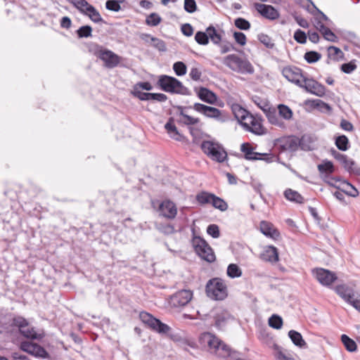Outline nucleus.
Segmentation results:
<instances>
[{"label":"nucleus","mask_w":360,"mask_h":360,"mask_svg":"<svg viewBox=\"0 0 360 360\" xmlns=\"http://www.w3.org/2000/svg\"><path fill=\"white\" fill-rule=\"evenodd\" d=\"M318 169L321 173L331 174L334 172V166L332 162L324 160L318 165Z\"/></svg>","instance_id":"4c0bfd02"},{"label":"nucleus","mask_w":360,"mask_h":360,"mask_svg":"<svg viewBox=\"0 0 360 360\" xmlns=\"http://www.w3.org/2000/svg\"><path fill=\"white\" fill-rule=\"evenodd\" d=\"M325 39L335 42L338 40L337 36L328 27L323 33H322Z\"/></svg>","instance_id":"052dcab7"},{"label":"nucleus","mask_w":360,"mask_h":360,"mask_svg":"<svg viewBox=\"0 0 360 360\" xmlns=\"http://www.w3.org/2000/svg\"><path fill=\"white\" fill-rule=\"evenodd\" d=\"M341 340L347 351L353 352L356 350V342L347 335H342Z\"/></svg>","instance_id":"473e14b6"},{"label":"nucleus","mask_w":360,"mask_h":360,"mask_svg":"<svg viewBox=\"0 0 360 360\" xmlns=\"http://www.w3.org/2000/svg\"><path fill=\"white\" fill-rule=\"evenodd\" d=\"M182 33L186 37H191L193 34V28L189 23L182 25L181 27Z\"/></svg>","instance_id":"e2e57ef3"},{"label":"nucleus","mask_w":360,"mask_h":360,"mask_svg":"<svg viewBox=\"0 0 360 360\" xmlns=\"http://www.w3.org/2000/svg\"><path fill=\"white\" fill-rule=\"evenodd\" d=\"M335 145L337 148L342 151H345L349 148L348 138L345 135L338 136L335 139Z\"/></svg>","instance_id":"72a5a7b5"},{"label":"nucleus","mask_w":360,"mask_h":360,"mask_svg":"<svg viewBox=\"0 0 360 360\" xmlns=\"http://www.w3.org/2000/svg\"><path fill=\"white\" fill-rule=\"evenodd\" d=\"M227 275L231 278H238L242 275V271L236 264H231L227 268Z\"/></svg>","instance_id":"ea45409f"},{"label":"nucleus","mask_w":360,"mask_h":360,"mask_svg":"<svg viewBox=\"0 0 360 360\" xmlns=\"http://www.w3.org/2000/svg\"><path fill=\"white\" fill-rule=\"evenodd\" d=\"M206 293L212 300H223L228 296L226 284L220 278H212L206 284Z\"/></svg>","instance_id":"20e7f679"},{"label":"nucleus","mask_w":360,"mask_h":360,"mask_svg":"<svg viewBox=\"0 0 360 360\" xmlns=\"http://www.w3.org/2000/svg\"><path fill=\"white\" fill-rule=\"evenodd\" d=\"M306 104H310L311 106L314 108H317L320 109H325L327 110H330L331 109L330 106L322 101L319 99H314V100H308L306 101Z\"/></svg>","instance_id":"79ce46f5"},{"label":"nucleus","mask_w":360,"mask_h":360,"mask_svg":"<svg viewBox=\"0 0 360 360\" xmlns=\"http://www.w3.org/2000/svg\"><path fill=\"white\" fill-rule=\"evenodd\" d=\"M282 75L289 82L295 84L298 86H302L303 79L305 78L302 73V70L296 67L284 68L282 70Z\"/></svg>","instance_id":"9b49d317"},{"label":"nucleus","mask_w":360,"mask_h":360,"mask_svg":"<svg viewBox=\"0 0 360 360\" xmlns=\"http://www.w3.org/2000/svg\"><path fill=\"white\" fill-rule=\"evenodd\" d=\"M297 3L314 15L316 14L319 9L311 0H297Z\"/></svg>","instance_id":"7c9ffc66"},{"label":"nucleus","mask_w":360,"mask_h":360,"mask_svg":"<svg viewBox=\"0 0 360 360\" xmlns=\"http://www.w3.org/2000/svg\"><path fill=\"white\" fill-rule=\"evenodd\" d=\"M310 137L304 136L302 137V139L300 140L299 143L302 150H312L313 147L310 145L309 143Z\"/></svg>","instance_id":"4d7b16f0"},{"label":"nucleus","mask_w":360,"mask_h":360,"mask_svg":"<svg viewBox=\"0 0 360 360\" xmlns=\"http://www.w3.org/2000/svg\"><path fill=\"white\" fill-rule=\"evenodd\" d=\"M161 20L158 14L153 13L147 17L146 22L148 25L154 27L157 26L161 22Z\"/></svg>","instance_id":"09e8293b"},{"label":"nucleus","mask_w":360,"mask_h":360,"mask_svg":"<svg viewBox=\"0 0 360 360\" xmlns=\"http://www.w3.org/2000/svg\"><path fill=\"white\" fill-rule=\"evenodd\" d=\"M184 10L189 13H193L197 10V4L195 0H184Z\"/></svg>","instance_id":"5fc2aeb1"},{"label":"nucleus","mask_w":360,"mask_h":360,"mask_svg":"<svg viewBox=\"0 0 360 360\" xmlns=\"http://www.w3.org/2000/svg\"><path fill=\"white\" fill-rule=\"evenodd\" d=\"M158 229L160 230V231L167 235L173 233L175 231L174 227L169 224L160 225L158 227Z\"/></svg>","instance_id":"69168bd1"},{"label":"nucleus","mask_w":360,"mask_h":360,"mask_svg":"<svg viewBox=\"0 0 360 360\" xmlns=\"http://www.w3.org/2000/svg\"><path fill=\"white\" fill-rule=\"evenodd\" d=\"M328 56L334 60H338L339 58H342L343 56L342 51L336 46H329L328 49Z\"/></svg>","instance_id":"8fccbe9b"},{"label":"nucleus","mask_w":360,"mask_h":360,"mask_svg":"<svg viewBox=\"0 0 360 360\" xmlns=\"http://www.w3.org/2000/svg\"><path fill=\"white\" fill-rule=\"evenodd\" d=\"M284 195L285 198L289 201H293L295 202H302L303 200V198L299 193L290 188L285 191Z\"/></svg>","instance_id":"2f4dec72"},{"label":"nucleus","mask_w":360,"mask_h":360,"mask_svg":"<svg viewBox=\"0 0 360 360\" xmlns=\"http://www.w3.org/2000/svg\"><path fill=\"white\" fill-rule=\"evenodd\" d=\"M13 325L17 326L20 334L30 339H37V334L34 328L30 326L28 321L23 317L18 316L13 319Z\"/></svg>","instance_id":"9d476101"},{"label":"nucleus","mask_w":360,"mask_h":360,"mask_svg":"<svg viewBox=\"0 0 360 360\" xmlns=\"http://www.w3.org/2000/svg\"><path fill=\"white\" fill-rule=\"evenodd\" d=\"M248 119L251 120L250 125L249 123H242V126L245 130L259 136L264 135L266 133V129L257 117L251 115L250 116H248Z\"/></svg>","instance_id":"a211bd4d"},{"label":"nucleus","mask_w":360,"mask_h":360,"mask_svg":"<svg viewBox=\"0 0 360 360\" xmlns=\"http://www.w3.org/2000/svg\"><path fill=\"white\" fill-rule=\"evenodd\" d=\"M94 54L102 60L107 68H113L116 67L120 63V57L112 51L103 49L101 46H95Z\"/></svg>","instance_id":"6e6552de"},{"label":"nucleus","mask_w":360,"mask_h":360,"mask_svg":"<svg viewBox=\"0 0 360 360\" xmlns=\"http://www.w3.org/2000/svg\"><path fill=\"white\" fill-rule=\"evenodd\" d=\"M293 37H294L295 40L299 44H304L307 42L306 33L300 29L297 30L295 32Z\"/></svg>","instance_id":"6e6d98bb"},{"label":"nucleus","mask_w":360,"mask_h":360,"mask_svg":"<svg viewBox=\"0 0 360 360\" xmlns=\"http://www.w3.org/2000/svg\"><path fill=\"white\" fill-rule=\"evenodd\" d=\"M223 63L231 70L240 74H252L254 68L246 59L242 58L236 54H230L224 57Z\"/></svg>","instance_id":"7ed1b4c3"},{"label":"nucleus","mask_w":360,"mask_h":360,"mask_svg":"<svg viewBox=\"0 0 360 360\" xmlns=\"http://www.w3.org/2000/svg\"><path fill=\"white\" fill-rule=\"evenodd\" d=\"M207 232L214 238H219L220 235L219 226L216 224L209 225L207 229Z\"/></svg>","instance_id":"13d9d810"},{"label":"nucleus","mask_w":360,"mask_h":360,"mask_svg":"<svg viewBox=\"0 0 360 360\" xmlns=\"http://www.w3.org/2000/svg\"><path fill=\"white\" fill-rule=\"evenodd\" d=\"M20 349L36 357H45L47 355V352L42 347L28 341L21 342Z\"/></svg>","instance_id":"f3484780"},{"label":"nucleus","mask_w":360,"mask_h":360,"mask_svg":"<svg viewBox=\"0 0 360 360\" xmlns=\"http://www.w3.org/2000/svg\"><path fill=\"white\" fill-rule=\"evenodd\" d=\"M174 118L170 117L167 122L165 124V128L172 139L176 141H181L184 136L179 132L177 128L174 125Z\"/></svg>","instance_id":"a878e982"},{"label":"nucleus","mask_w":360,"mask_h":360,"mask_svg":"<svg viewBox=\"0 0 360 360\" xmlns=\"http://www.w3.org/2000/svg\"><path fill=\"white\" fill-rule=\"evenodd\" d=\"M201 148L211 159L218 162H223L227 158V153L223 146L218 143L204 141Z\"/></svg>","instance_id":"39448f33"},{"label":"nucleus","mask_w":360,"mask_h":360,"mask_svg":"<svg viewBox=\"0 0 360 360\" xmlns=\"http://www.w3.org/2000/svg\"><path fill=\"white\" fill-rule=\"evenodd\" d=\"M92 28L90 25H84L80 27L77 31V34L79 38L83 37H89L91 36Z\"/></svg>","instance_id":"3c124183"},{"label":"nucleus","mask_w":360,"mask_h":360,"mask_svg":"<svg viewBox=\"0 0 360 360\" xmlns=\"http://www.w3.org/2000/svg\"><path fill=\"white\" fill-rule=\"evenodd\" d=\"M160 214L169 219L174 218L177 213L175 204H158Z\"/></svg>","instance_id":"412c9836"},{"label":"nucleus","mask_w":360,"mask_h":360,"mask_svg":"<svg viewBox=\"0 0 360 360\" xmlns=\"http://www.w3.org/2000/svg\"><path fill=\"white\" fill-rule=\"evenodd\" d=\"M269 325L273 328L280 329L283 326V319L280 316L274 314L269 319Z\"/></svg>","instance_id":"a19ab883"},{"label":"nucleus","mask_w":360,"mask_h":360,"mask_svg":"<svg viewBox=\"0 0 360 360\" xmlns=\"http://www.w3.org/2000/svg\"><path fill=\"white\" fill-rule=\"evenodd\" d=\"M240 150L244 153L245 158L249 160H264L267 162L273 161V157L263 158V156H268L267 153H257L253 150V148L248 143H243L240 146Z\"/></svg>","instance_id":"ddd939ff"},{"label":"nucleus","mask_w":360,"mask_h":360,"mask_svg":"<svg viewBox=\"0 0 360 360\" xmlns=\"http://www.w3.org/2000/svg\"><path fill=\"white\" fill-rule=\"evenodd\" d=\"M302 80V86L300 87L304 88L307 92L319 97L325 95L326 89L323 85L312 79L305 77Z\"/></svg>","instance_id":"2eb2a0df"},{"label":"nucleus","mask_w":360,"mask_h":360,"mask_svg":"<svg viewBox=\"0 0 360 360\" xmlns=\"http://www.w3.org/2000/svg\"><path fill=\"white\" fill-rule=\"evenodd\" d=\"M198 96L201 101L210 104H214L217 99L214 93L205 87L200 89Z\"/></svg>","instance_id":"b1692460"},{"label":"nucleus","mask_w":360,"mask_h":360,"mask_svg":"<svg viewBox=\"0 0 360 360\" xmlns=\"http://www.w3.org/2000/svg\"><path fill=\"white\" fill-rule=\"evenodd\" d=\"M206 31L207 32L209 39L212 41V42L214 44L219 45L221 41V33L224 32L222 30H217L212 25L209 26Z\"/></svg>","instance_id":"cd10ccee"},{"label":"nucleus","mask_w":360,"mask_h":360,"mask_svg":"<svg viewBox=\"0 0 360 360\" xmlns=\"http://www.w3.org/2000/svg\"><path fill=\"white\" fill-rule=\"evenodd\" d=\"M200 345L206 348L210 353L215 354L219 357L232 356L235 358V351H232L229 346L223 343L218 338L210 333H204L200 337Z\"/></svg>","instance_id":"f257e3e1"},{"label":"nucleus","mask_w":360,"mask_h":360,"mask_svg":"<svg viewBox=\"0 0 360 360\" xmlns=\"http://www.w3.org/2000/svg\"><path fill=\"white\" fill-rule=\"evenodd\" d=\"M356 68V65L354 63H352V62L347 63H343L341 65V70L343 72L347 73V74H350Z\"/></svg>","instance_id":"680f3d73"},{"label":"nucleus","mask_w":360,"mask_h":360,"mask_svg":"<svg viewBox=\"0 0 360 360\" xmlns=\"http://www.w3.org/2000/svg\"><path fill=\"white\" fill-rule=\"evenodd\" d=\"M195 40L198 44L207 45L209 43V37L206 32L198 31L195 33Z\"/></svg>","instance_id":"c03bdc74"},{"label":"nucleus","mask_w":360,"mask_h":360,"mask_svg":"<svg viewBox=\"0 0 360 360\" xmlns=\"http://www.w3.org/2000/svg\"><path fill=\"white\" fill-rule=\"evenodd\" d=\"M235 26L241 30H248L250 28V23L243 18H238L234 20Z\"/></svg>","instance_id":"a18cd8bd"},{"label":"nucleus","mask_w":360,"mask_h":360,"mask_svg":"<svg viewBox=\"0 0 360 360\" xmlns=\"http://www.w3.org/2000/svg\"><path fill=\"white\" fill-rule=\"evenodd\" d=\"M158 84L162 91L171 94L181 95H190L191 94L189 89L174 77L165 75H161L159 77Z\"/></svg>","instance_id":"f03ea898"},{"label":"nucleus","mask_w":360,"mask_h":360,"mask_svg":"<svg viewBox=\"0 0 360 360\" xmlns=\"http://www.w3.org/2000/svg\"><path fill=\"white\" fill-rule=\"evenodd\" d=\"M259 227L261 232L264 235L274 239L279 237V232L276 229H274V226L271 223L262 221L260 223Z\"/></svg>","instance_id":"393cba45"},{"label":"nucleus","mask_w":360,"mask_h":360,"mask_svg":"<svg viewBox=\"0 0 360 360\" xmlns=\"http://www.w3.org/2000/svg\"><path fill=\"white\" fill-rule=\"evenodd\" d=\"M298 142L297 140L294 138H288L284 141V143L281 146L283 150H291L294 151L297 148Z\"/></svg>","instance_id":"f704fd0d"},{"label":"nucleus","mask_w":360,"mask_h":360,"mask_svg":"<svg viewBox=\"0 0 360 360\" xmlns=\"http://www.w3.org/2000/svg\"><path fill=\"white\" fill-rule=\"evenodd\" d=\"M193 109L203 114L205 116L210 118L219 120L221 117V111L217 108L208 106L202 103H196L193 105Z\"/></svg>","instance_id":"6ab92c4d"},{"label":"nucleus","mask_w":360,"mask_h":360,"mask_svg":"<svg viewBox=\"0 0 360 360\" xmlns=\"http://www.w3.org/2000/svg\"><path fill=\"white\" fill-rule=\"evenodd\" d=\"M151 100L162 103L167 100V96L161 93H152Z\"/></svg>","instance_id":"338daca9"},{"label":"nucleus","mask_w":360,"mask_h":360,"mask_svg":"<svg viewBox=\"0 0 360 360\" xmlns=\"http://www.w3.org/2000/svg\"><path fill=\"white\" fill-rule=\"evenodd\" d=\"M146 37L150 38L154 48L157 49L160 51H166V44L163 40L151 37L150 34H146Z\"/></svg>","instance_id":"c9c22d12"},{"label":"nucleus","mask_w":360,"mask_h":360,"mask_svg":"<svg viewBox=\"0 0 360 360\" xmlns=\"http://www.w3.org/2000/svg\"><path fill=\"white\" fill-rule=\"evenodd\" d=\"M261 258L264 261L276 263L279 259L278 250L274 246H268L261 255Z\"/></svg>","instance_id":"4be33fe9"},{"label":"nucleus","mask_w":360,"mask_h":360,"mask_svg":"<svg viewBox=\"0 0 360 360\" xmlns=\"http://www.w3.org/2000/svg\"><path fill=\"white\" fill-rule=\"evenodd\" d=\"M344 168L352 174L360 176V167L357 164L352 160L349 159L347 164L345 165Z\"/></svg>","instance_id":"58836bf2"},{"label":"nucleus","mask_w":360,"mask_h":360,"mask_svg":"<svg viewBox=\"0 0 360 360\" xmlns=\"http://www.w3.org/2000/svg\"><path fill=\"white\" fill-rule=\"evenodd\" d=\"M173 70L177 76H183L186 73V66L181 61L174 63Z\"/></svg>","instance_id":"de8ad7c7"},{"label":"nucleus","mask_w":360,"mask_h":360,"mask_svg":"<svg viewBox=\"0 0 360 360\" xmlns=\"http://www.w3.org/2000/svg\"><path fill=\"white\" fill-rule=\"evenodd\" d=\"M260 109L262 110L266 117H267L269 122L271 124H274L279 127H284V122L280 118L276 108H271L269 106L268 104H265L263 107H260Z\"/></svg>","instance_id":"aec40b11"},{"label":"nucleus","mask_w":360,"mask_h":360,"mask_svg":"<svg viewBox=\"0 0 360 360\" xmlns=\"http://www.w3.org/2000/svg\"><path fill=\"white\" fill-rule=\"evenodd\" d=\"M278 115L285 120H290L292 116V112L289 107L283 104L278 105Z\"/></svg>","instance_id":"e433bc0d"},{"label":"nucleus","mask_w":360,"mask_h":360,"mask_svg":"<svg viewBox=\"0 0 360 360\" xmlns=\"http://www.w3.org/2000/svg\"><path fill=\"white\" fill-rule=\"evenodd\" d=\"M304 58L307 63H314L320 60L321 55L316 51H311L305 53Z\"/></svg>","instance_id":"49530a36"},{"label":"nucleus","mask_w":360,"mask_h":360,"mask_svg":"<svg viewBox=\"0 0 360 360\" xmlns=\"http://www.w3.org/2000/svg\"><path fill=\"white\" fill-rule=\"evenodd\" d=\"M336 292L346 302H349L355 295L353 290L346 285H338L335 288Z\"/></svg>","instance_id":"bb28decb"},{"label":"nucleus","mask_w":360,"mask_h":360,"mask_svg":"<svg viewBox=\"0 0 360 360\" xmlns=\"http://www.w3.org/2000/svg\"><path fill=\"white\" fill-rule=\"evenodd\" d=\"M139 316L143 323L159 333L166 334L170 330L169 326L147 312H141Z\"/></svg>","instance_id":"1a4fd4ad"},{"label":"nucleus","mask_w":360,"mask_h":360,"mask_svg":"<svg viewBox=\"0 0 360 360\" xmlns=\"http://www.w3.org/2000/svg\"><path fill=\"white\" fill-rule=\"evenodd\" d=\"M258 40L263 44L268 49H273L274 47V43L273 42L271 38L264 33H261L257 36Z\"/></svg>","instance_id":"37998d69"},{"label":"nucleus","mask_w":360,"mask_h":360,"mask_svg":"<svg viewBox=\"0 0 360 360\" xmlns=\"http://www.w3.org/2000/svg\"><path fill=\"white\" fill-rule=\"evenodd\" d=\"M235 41L240 46H244L246 44V36L244 33L240 32H235L233 33Z\"/></svg>","instance_id":"bf43d9fd"},{"label":"nucleus","mask_w":360,"mask_h":360,"mask_svg":"<svg viewBox=\"0 0 360 360\" xmlns=\"http://www.w3.org/2000/svg\"><path fill=\"white\" fill-rule=\"evenodd\" d=\"M197 202H225L221 198L207 192H201L195 196Z\"/></svg>","instance_id":"5701e85b"},{"label":"nucleus","mask_w":360,"mask_h":360,"mask_svg":"<svg viewBox=\"0 0 360 360\" xmlns=\"http://www.w3.org/2000/svg\"><path fill=\"white\" fill-rule=\"evenodd\" d=\"M133 94L141 101H150L152 97V93L142 92L141 90L137 89V87H134Z\"/></svg>","instance_id":"603ef678"},{"label":"nucleus","mask_w":360,"mask_h":360,"mask_svg":"<svg viewBox=\"0 0 360 360\" xmlns=\"http://www.w3.org/2000/svg\"><path fill=\"white\" fill-rule=\"evenodd\" d=\"M312 274L321 284L326 286L331 285L337 279L333 272L323 268L313 269Z\"/></svg>","instance_id":"f8f14e48"},{"label":"nucleus","mask_w":360,"mask_h":360,"mask_svg":"<svg viewBox=\"0 0 360 360\" xmlns=\"http://www.w3.org/2000/svg\"><path fill=\"white\" fill-rule=\"evenodd\" d=\"M232 110L236 118L240 122L244 119H248V116L251 115V114H250L245 109L240 107L239 105H233L232 107Z\"/></svg>","instance_id":"c756f323"},{"label":"nucleus","mask_w":360,"mask_h":360,"mask_svg":"<svg viewBox=\"0 0 360 360\" xmlns=\"http://www.w3.org/2000/svg\"><path fill=\"white\" fill-rule=\"evenodd\" d=\"M122 2V1L108 0L105 3V8L109 11L117 12L121 9L120 4Z\"/></svg>","instance_id":"864d4df0"},{"label":"nucleus","mask_w":360,"mask_h":360,"mask_svg":"<svg viewBox=\"0 0 360 360\" xmlns=\"http://www.w3.org/2000/svg\"><path fill=\"white\" fill-rule=\"evenodd\" d=\"M254 7L262 16L266 19L274 20L279 17L278 11L271 5L255 3Z\"/></svg>","instance_id":"dca6fc26"},{"label":"nucleus","mask_w":360,"mask_h":360,"mask_svg":"<svg viewBox=\"0 0 360 360\" xmlns=\"http://www.w3.org/2000/svg\"><path fill=\"white\" fill-rule=\"evenodd\" d=\"M288 336L295 345L300 348L307 347V343L300 333L294 330H291L288 332Z\"/></svg>","instance_id":"c85d7f7f"},{"label":"nucleus","mask_w":360,"mask_h":360,"mask_svg":"<svg viewBox=\"0 0 360 360\" xmlns=\"http://www.w3.org/2000/svg\"><path fill=\"white\" fill-rule=\"evenodd\" d=\"M201 75H202L201 71L199 69H198L197 68H191L190 73H189V76L191 77V78L195 81L200 80Z\"/></svg>","instance_id":"0e129e2a"},{"label":"nucleus","mask_w":360,"mask_h":360,"mask_svg":"<svg viewBox=\"0 0 360 360\" xmlns=\"http://www.w3.org/2000/svg\"><path fill=\"white\" fill-rule=\"evenodd\" d=\"M192 297L193 293L191 290H182L171 297L170 304L174 307H184L191 300Z\"/></svg>","instance_id":"4468645a"},{"label":"nucleus","mask_w":360,"mask_h":360,"mask_svg":"<svg viewBox=\"0 0 360 360\" xmlns=\"http://www.w3.org/2000/svg\"><path fill=\"white\" fill-rule=\"evenodd\" d=\"M81 13L87 15L93 22H103V18L99 12L86 0H68Z\"/></svg>","instance_id":"423d86ee"},{"label":"nucleus","mask_w":360,"mask_h":360,"mask_svg":"<svg viewBox=\"0 0 360 360\" xmlns=\"http://www.w3.org/2000/svg\"><path fill=\"white\" fill-rule=\"evenodd\" d=\"M192 245L201 258L210 263L215 260V255L212 249L204 239L195 236L192 239Z\"/></svg>","instance_id":"0eeeda50"},{"label":"nucleus","mask_w":360,"mask_h":360,"mask_svg":"<svg viewBox=\"0 0 360 360\" xmlns=\"http://www.w3.org/2000/svg\"><path fill=\"white\" fill-rule=\"evenodd\" d=\"M348 303L352 305L356 310L360 311V295H354V298H352Z\"/></svg>","instance_id":"774afa93"}]
</instances>
